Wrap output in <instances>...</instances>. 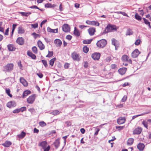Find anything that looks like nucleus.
I'll list each match as a JSON object with an SVG mask.
<instances>
[{"label": "nucleus", "instance_id": "nucleus-1", "mask_svg": "<svg viewBox=\"0 0 151 151\" xmlns=\"http://www.w3.org/2000/svg\"><path fill=\"white\" fill-rule=\"evenodd\" d=\"M107 44V41L106 40L102 39L98 41L96 43V45L98 47L103 48Z\"/></svg>", "mask_w": 151, "mask_h": 151}, {"label": "nucleus", "instance_id": "nucleus-2", "mask_svg": "<svg viewBox=\"0 0 151 151\" xmlns=\"http://www.w3.org/2000/svg\"><path fill=\"white\" fill-rule=\"evenodd\" d=\"M13 63H8L4 66V70L6 72H10L13 69Z\"/></svg>", "mask_w": 151, "mask_h": 151}, {"label": "nucleus", "instance_id": "nucleus-3", "mask_svg": "<svg viewBox=\"0 0 151 151\" xmlns=\"http://www.w3.org/2000/svg\"><path fill=\"white\" fill-rule=\"evenodd\" d=\"M115 26L114 25H108L106 28L103 34H106L107 33L112 32L113 30H115Z\"/></svg>", "mask_w": 151, "mask_h": 151}, {"label": "nucleus", "instance_id": "nucleus-4", "mask_svg": "<svg viewBox=\"0 0 151 151\" xmlns=\"http://www.w3.org/2000/svg\"><path fill=\"white\" fill-rule=\"evenodd\" d=\"M36 97V96L35 94H33L30 96L27 99V102L30 104H33Z\"/></svg>", "mask_w": 151, "mask_h": 151}, {"label": "nucleus", "instance_id": "nucleus-5", "mask_svg": "<svg viewBox=\"0 0 151 151\" xmlns=\"http://www.w3.org/2000/svg\"><path fill=\"white\" fill-rule=\"evenodd\" d=\"M63 31L65 32H68L70 31V27L68 24H64L62 27Z\"/></svg>", "mask_w": 151, "mask_h": 151}, {"label": "nucleus", "instance_id": "nucleus-6", "mask_svg": "<svg viewBox=\"0 0 151 151\" xmlns=\"http://www.w3.org/2000/svg\"><path fill=\"white\" fill-rule=\"evenodd\" d=\"M140 53V52L137 49H136L132 53V57L133 58H137Z\"/></svg>", "mask_w": 151, "mask_h": 151}, {"label": "nucleus", "instance_id": "nucleus-7", "mask_svg": "<svg viewBox=\"0 0 151 151\" xmlns=\"http://www.w3.org/2000/svg\"><path fill=\"white\" fill-rule=\"evenodd\" d=\"M72 57L73 59L75 60L78 61L80 60L79 56L78 54L76 52H74L72 54Z\"/></svg>", "mask_w": 151, "mask_h": 151}, {"label": "nucleus", "instance_id": "nucleus-8", "mask_svg": "<svg viewBox=\"0 0 151 151\" xmlns=\"http://www.w3.org/2000/svg\"><path fill=\"white\" fill-rule=\"evenodd\" d=\"M100 56V54L99 53H95L91 55L92 58L94 60H98Z\"/></svg>", "mask_w": 151, "mask_h": 151}, {"label": "nucleus", "instance_id": "nucleus-9", "mask_svg": "<svg viewBox=\"0 0 151 151\" xmlns=\"http://www.w3.org/2000/svg\"><path fill=\"white\" fill-rule=\"evenodd\" d=\"M125 121V118L124 117H121L117 120V122L119 124H121L124 123Z\"/></svg>", "mask_w": 151, "mask_h": 151}, {"label": "nucleus", "instance_id": "nucleus-10", "mask_svg": "<svg viewBox=\"0 0 151 151\" xmlns=\"http://www.w3.org/2000/svg\"><path fill=\"white\" fill-rule=\"evenodd\" d=\"M17 43L20 45H22L24 43V40L22 37H18L16 40Z\"/></svg>", "mask_w": 151, "mask_h": 151}, {"label": "nucleus", "instance_id": "nucleus-11", "mask_svg": "<svg viewBox=\"0 0 151 151\" xmlns=\"http://www.w3.org/2000/svg\"><path fill=\"white\" fill-rule=\"evenodd\" d=\"M142 131V129L140 127H138L135 128L133 132L134 134H139Z\"/></svg>", "mask_w": 151, "mask_h": 151}, {"label": "nucleus", "instance_id": "nucleus-12", "mask_svg": "<svg viewBox=\"0 0 151 151\" xmlns=\"http://www.w3.org/2000/svg\"><path fill=\"white\" fill-rule=\"evenodd\" d=\"M54 43L57 47L61 46L62 44V42L59 39H56L54 41Z\"/></svg>", "mask_w": 151, "mask_h": 151}, {"label": "nucleus", "instance_id": "nucleus-13", "mask_svg": "<svg viewBox=\"0 0 151 151\" xmlns=\"http://www.w3.org/2000/svg\"><path fill=\"white\" fill-rule=\"evenodd\" d=\"M16 106V104L14 101H10L8 102L6 104L7 106L9 108L15 107Z\"/></svg>", "mask_w": 151, "mask_h": 151}, {"label": "nucleus", "instance_id": "nucleus-14", "mask_svg": "<svg viewBox=\"0 0 151 151\" xmlns=\"http://www.w3.org/2000/svg\"><path fill=\"white\" fill-rule=\"evenodd\" d=\"M127 68H122L119 69L118 70V72L121 75L124 74L126 72Z\"/></svg>", "mask_w": 151, "mask_h": 151}, {"label": "nucleus", "instance_id": "nucleus-15", "mask_svg": "<svg viewBox=\"0 0 151 151\" xmlns=\"http://www.w3.org/2000/svg\"><path fill=\"white\" fill-rule=\"evenodd\" d=\"M20 81L23 85L24 86H27L28 85V83L27 81L22 77L20 78Z\"/></svg>", "mask_w": 151, "mask_h": 151}, {"label": "nucleus", "instance_id": "nucleus-16", "mask_svg": "<svg viewBox=\"0 0 151 151\" xmlns=\"http://www.w3.org/2000/svg\"><path fill=\"white\" fill-rule=\"evenodd\" d=\"M37 45L38 47L40 50H42L44 49V45L40 41H38L37 42Z\"/></svg>", "mask_w": 151, "mask_h": 151}, {"label": "nucleus", "instance_id": "nucleus-17", "mask_svg": "<svg viewBox=\"0 0 151 151\" xmlns=\"http://www.w3.org/2000/svg\"><path fill=\"white\" fill-rule=\"evenodd\" d=\"M88 31L89 35L92 36L94 34V33L96 31L95 29L94 28H90L88 30Z\"/></svg>", "mask_w": 151, "mask_h": 151}, {"label": "nucleus", "instance_id": "nucleus-18", "mask_svg": "<svg viewBox=\"0 0 151 151\" xmlns=\"http://www.w3.org/2000/svg\"><path fill=\"white\" fill-rule=\"evenodd\" d=\"M47 30L48 32L50 33H57L58 32V29H52L49 27H48L47 28Z\"/></svg>", "mask_w": 151, "mask_h": 151}, {"label": "nucleus", "instance_id": "nucleus-19", "mask_svg": "<svg viewBox=\"0 0 151 151\" xmlns=\"http://www.w3.org/2000/svg\"><path fill=\"white\" fill-rule=\"evenodd\" d=\"M7 47L8 50L9 51H12L15 50V48L14 47L13 45L10 44L7 45Z\"/></svg>", "mask_w": 151, "mask_h": 151}, {"label": "nucleus", "instance_id": "nucleus-20", "mask_svg": "<svg viewBox=\"0 0 151 151\" xmlns=\"http://www.w3.org/2000/svg\"><path fill=\"white\" fill-rule=\"evenodd\" d=\"M145 147V145L143 144L139 143L137 146V147L140 151H142L143 150Z\"/></svg>", "mask_w": 151, "mask_h": 151}, {"label": "nucleus", "instance_id": "nucleus-21", "mask_svg": "<svg viewBox=\"0 0 151 151\" xmlns=\"http://www.w3.org/2000/svg\"><path fill=\"white\" fill-rule=\"evenodd\" d=\"M25 32L24 29L21 26H20L18 28V34H23Z\"/></svg>", "mask_w": 151, "mask_h": 151}, {"label": "nucleus", "instance_id": "nucleus-22", "mask_svg": "<svg viewBox=\"0 0 151 151\" xmlns=\"http://www.w3.org/2000/svg\"><path fill=\"white\" fill-rule=\"evenodd\" d=\"M11 145V142L9 141H6L4 143L2 144L3 146L6 147H9Z\"/></svg>", "mask_w": 151, "mask_h": 151}, {"label": "nucleus", "instance_id": "nucleus-23", "mask_svg": "<svg viewBox=\"0 0 151 151\" xmlns=\"http://www.w3.org/2000/svg\"><path fill=\"white\" fill-rule=\"evenodd\" d=\"M47 145V143L46 141H42L39 144V145L41 146L43 148H45Z\"/></svg>", "mask_w": 151, "mask_h": 151}, {"label": "nucleus", "instance_id": "nucleus-24", "mask_svg": "<svg viewBox=\"0 0 151 151\" xmlns=\"http://www.w3.org/2000/svg\"><path fill=\"white\" fill-rule=\"evenodd\" d=\"M60 142L59 141V139H56L54 143V144L55 147L57 148L59 146Z\"/></svg>", "mask_w": 151, "mask_h": 151}, {"label": "nucleus", "instance_id": "nucleus-25", "mask_svg": "<svg viewBox=\"0 0 151 151\" xmlns=\"http://www.w3.org/2000/svg\"><path fill=\"white\" fill-rule=\"evenodd\" d=\"M27 55L31 57L32 59H35L36 58V56L35 55L33 54L31 52L29 51L27 52Z\"/></svg>", "mask_w": 151, "mask_h": 151}, {"label": "nucleus", "instance_id": "nucleus-26", "mask_svg": "<svg viewBox=\"0 0 151 151\" xmlns=\"http://www.w3.org/2000/svg\"><path fill=\"white\" fill-rule=\"evenodd\" d=\"M30 93L31 91H30L29 90H26L24 91L23 93V97L24 98Z\"/></svg>", "mask_w": 151, "mask_h": 151}, {"label": "nucleus", "instance_id": "nucleus-27", "mask_svg": "<svg viewBox=\"0 0 151 151\" xmlns=\"http://www.w3.org/2000/svg\"><path fill=\"white\" fill-rule=\"evenodd\" d=\"M25 135L26 133L22 131L20 134L18 135L17 136L19 138L22 139L25 136Z\"/></svg>", "mask_w": 151, "mask_h": 151}, {"label": "nucleus", "instance_id": "nucleus-28", "mask_svg": "<svg viewBox=\"0 0 151 151\" xmlns=\"http://www.w3.org/2000/svg\"><path fill=\"white\" fill-rule=\"evenodd\" d=\"M134 139L132 138H129L127 141V144L129 145H131L134 142Z\"/></svg>", "mask_w": 151, "mask_h": 151}, {"label": "nucleus", "instance_id": "nucleus-29", "mask_svg": "<svg viewBox=\"0 0 151 151\" xmlns=\"http://www.w3.org/2000/svg\"><path fill=\"white\" fill-rule=\"evenodd\" d=\"M74 34L77 37L79 36L80 35V33L79 31L76 29V27L75 28Z\"/></svg>", "mask_w": 151, "mask_h": 151}, {"label": "nucleus", "instance_id": "nucleus-30", "mask_svg": "<svg viewBox=\"0 0 151 151\" xmlns=\"http://www.w3.org/2000/svg\"><path fill=\"white\" fill-rule=\"evenodd\" d=\"M60 111L58 110H55L52 111L50 114L53 115L55 116L59 114Z\"/></svg>", "mask_w": 151, "mask_h": 151}, {"label": "nucleus", "instance_id": "nucleus-31", "mask_svg": "<svg viewBox=\"0 0 151 151\" xmlns=\"http://www.w3.org/2000/svg\"><path fill=\"white\" fill-rule=\"evenodd\" d=\"M143 19L145 23L149 27L151 28V27L150 25V22H149L147 19H146L145 18H143Z\"/></svg>", "mask_w": 151, "mask_h": 151}, {"label": "nucleus", "instance_id": "nucleus-32", "mask_svg": "<svg viewBox=\"0 0 151 151\" xmlns=\"http://www.w3.org/2000/svg\"><path fill=\"white\" fill-rule=\"evenodd\" d=\"M6 92V94L9 96L10 97L12 98V94L10 93V91L9 88H6L5 89Z\"/></svg>", "mask_w": 151, "mask_h": 151}, {"label": "nucleus", "instance_id": "nucleus-33", "mask_svg": "<svg viewBox=\"0 0 151 151\" xmlns=\"http://www.w3.org/2000/svg\"><path fill=\"white\" fill-rule=\"evenodd\" d=\"M19 13L21 14L22 16L25 17H27L29 15L31 14V12H20Z\"/></svg>", "mask_w": 151, "mask_h": 151}, {"label": "nucleus", "instance_id": "nucleus-34", "mask_svg": "<svg viewBox=\"0 0 151 151\" xmlns=\"http://www.w3.org/2000/svg\"><path fill=\"white\" fill-rule=\"evenodd\" d=\"M56 60V58H54L52 59H51L50 61V64L52 66H53V64L54 63L55 61Z\"/></svg>", "mask_w": 151, "mask_h": 151}, {"label": "nucleus", "instance_id": "nucleus-35", "mask_svg": "<svg viewBox=\"0 0 151 151\" xmlns=\"http://www.w3.org/2000/svg\"><path fill=\"white\" fill-rule=\"evenodd\" d=\"M133 32L132 30L131 29H128L127 30V31L126 33V35H130L133 34Z\"/></svg>", "mask_w": 151, "mask_h": 151}, {"label": "nucleus", "instance_id": "nucleus-36", "mask_svg": "<svg viewBox=\"0 0 151 151\" xmlns=\"http://www.w3.org/2000/svg\"><path fill=\"white\" fill-rule=\"evenodd\" d=\"M128 58L129 57L126 55H124L122 57V59L124 61H127Z\"/></svg>", "mask_w": 151, "mask_h": 151}, {"label": "nucleus", "instance_id": "nucleus-37", "mask_svg": "<svg viewBox=\"0 0 151 151\" xmlns=\"http://www.w3.org/2000/svg\"><path fill=\"white\" fill-rule=\"evenodd\" d=\"M135 17L136 19L139 21L141 20L142 19L141 17L137 13H136L135 15Z\"/></svg>", "mask_w": 151, "mask_h": 151}, {"label": "nucleus", "instance_id": "nucleus-38", "mask_svg": "<svg viewBox=\"0 0 151 151\" xmlns=\"http://www.w3.org/2000/svg\"><path fill=\"white\" fill-rule=\"evenodd\" d=\"M142 124L147 129H148V123L146 121H144L142 122Z\"/></svg>", "mask_w": 151, "mask_h": 151}, {"label": "nucleus", "instance_id": "nucleus-39", "mask_svg": "<svg viewBox=\"0 0 151 151\" xmlns=\"http://www.w3.org/2000/svg\"><path fill=\"white\" fill-rule=\"evenodd\" d=\"M92 41L91 40H84L83 41V43L84 44H89L91 43Z\"/></svg>", "mask_w": 151, "mask_h": 151}, {"label": "nucleus", "instance_id": "nucleus-40", "mask_svg": "<svg viewBox=\"0 0 151 151\" xmlns=\"http://www.w3.org/2000/svg\"><path fill=\"white\" fill-rule=\"evenodd\" d=\"M83 51L85 53H87L89 50V48L86 46H84L83 48Z\"/></svg>", "mask_w": 151, "mask_h": 151}, {"label": "nucleus", "instance_id": "nucleus-41", "mask_svg": "<svg viewBox=\"0 0 151 151\" xmlns=\"http://www.w3.org/2000/svg\"><path fill=\"white\" fill-rule=\"evenodd\" d=\"M39 124L40 126L42 127H43L46 125V123L44 122H40L39 123Z\"/></svg>", "mask_w": 151, "mask_h": 151}, {"label": "nucleus", "instance_id": "nucleus-42", "mask_svg": "<svg viewBox=\"0 0 151 151\" xmlns=\"http://www.w3.org/2000/svg\"><path fill=\"white\" fill-rule=\"evenodd\" d=\"M53 55V52L52 51H48V54L46 56V57H47L50 58Z\"/></svg>", "mask_w": 151, "mask_h": 151}, {"label": "nucleus", "instance_id": "nucleus-43", "mask_svg": "<svg viewBox=\"0 0 151 151\" xmlns=\"http://www.w3.org/2000/svg\"><path fill=\"white\" fill-rule=\"evenodd\" d=\"M32 51L35 53H37V48L35 46L33 47L32 48Z\"/></svg>", "mask_w": 151, "mask_h": 151}, {"label": "nucleus", "instance_id": "nucleus-44", "mask_svg": "<svg viewBox=\"0 0 151 151\" xmlns=\"http://www.w3.org/2000/svg\"><path fill=\"white\" fill-rule=\"evenodd\" d=\"M111 42L112 44L113 45H114L115 47V48H116V43L117 42V41L116 40L114 39L113 38L111 40Z\"/></svg>", "mask_w": 151, "mask_h": 151}, {"label": "nucleus", "instance_id": "nucleus-45", "mask_svg": "<svg viewBox=\"0 0 151 151\" xmlns=\"http://www.w3.org/2000/svg\"><path fill=\"white\" fill-rule=\"evenodd\" d=\"M147 114L146 113H143V114H140L134 116H133L132 117V119H134L135 118H136V117H137L138 116H141L143 115H144V114Z\"/></svg>", "mask_w": 151, "mask_h": 151}, {"label": "nucleus", "instance_id": "nucleus-46", "mask_svg": "<svg viewBox=\"0 0 151 151\" xmlns=\"http://www.w3.org/2000/svg\"><path fill=\"white\" fill-rule=\"evenodd\" d=\"M41 61L45 67H47V62L46 60H42Z\"/></svg>", "mask_w": 151, "mask_h": 151}, {"label": "nucleus", "instance_id": "nucleus-47", "mask_svg": "<svg viewBox=\"0 0 151 151\" xmlns=\"http://www.w3.org/2000/svg\"><path fill=\"white\" fill-rule=\"evenodd\" d=\"M2 24V23L1 22H0V31L4 32V28L1 27Z\"/></svg>", "mask_w": 151, "mask_h": 151}, {"label": "nucleus", "instance_id": "nucleus-48", "mask_svg": "<svg viewBox=\"0 0 151 151\" xmlns=\"http://www.w3.org/2000/svg\"><path fill=\"white\" fill-rule=\"evenodd\" d=\"M141 42V41L140 40H137L135 42V44L136 45H138L140 44Z\"/></svg>", "mask_w": 151, "mask_h": 151}, {"label": "nucleus", "instance_id": "nucleus-49", "mask_svg": "<svg viewBox=\"0 0 151 151\" xmlns=\"http://www.w3.org/2000/svg\"><path fill=\"white\" fill-rule=\"evenodd\" d=\"M31 26L32 27L34 28H36L38 26V24L37 23H35L34 24H31Z\"/></svg>", "mask_w": 151, "mask_h": 151}, {"label": "nucleus", "instance_id": "nucleus-50", "mask_svg": "<svg viewBox=\"0 0 151 151\" xmlns=\"http://www.w3.org/2000/svg\"><path fill=\"white\" fill-rule=\"evenodd\" d=\"M127 97L126 96H124L121 100L122 102H125L127 99Z\"/></svg>", "mask_w": 151, "mask_h": 151}, {"label": "nucleus", "instance_id": "nucleus-51", "mask_svg": "<svg viewBox=\"0 0 151 151\" xmlns=\"http://www.w3.org/2000/svg\"><path fill=\"white\" fill-rule=\"evenodd\" d=\"M20 110L19 109H16L14 110L13 111V112L14 113H19V112H20Z\"/></svg>", "mask_w": 151, "mask_h": 151}, {"label": "nucleus", "instance_id": "nucleus-52", "mask_svg": "<svg viewBox=\"0 0 151 151\" xmlns=\"http://www.w3.org/2000/svg\"><path fill=\"white\" fill-rule=\"evenodd\" d=\"M45 6L47 8L51 7H52V4L50 3L47 4H45Z\"/></svg>", "mask_w": 151, "mask_h": 151}, {"label": "nucleus", "instance_id": "nucleus-53", "mask_svg": "<svg viewBox=\"0 0 151 151\" xmlns=\"http://www.w3.org/2000/svg\"><path fill=\"white\" fill-rule=\"evenodd\" d=\"M20 110V111L23 112L26 110V107H23L19 109Z\"/></svg>", "mask_w": 151, "mask_h": 151}, {"label": "nucleus", "instance_id": "nucleus-54", "mask_svg": "<svg viewBox=\"0 0 151 151\" xmlns=\"http://www.w3.org/2000/svg\"><path fill=\"white\" fill-rule=\"evenodd\" d=\"M72 37L70 35H67L66 37V38L69 40H70L71 39Z\"/></svg>", "mask_w": 151, "mask_h": 151}, {"label": "nucleus", "instance_id": "nucleus-55", "mask_svg": "<svg viewBox=\"0 0 151 151\" xmlns=\"http://www.w3.org/2000/svg\"><path fill=\"white\" fill-rule=\"evenodd\" d=\"M37 75L40 78H42L43 77V74L40 73H37Z\"/></svg>", "mask_w": 151, "mask_h": 151}, {"label": "nucleus", "instance_id": "nucleus-56", "mask_svg": "<svg viewBox=\"0 0 151 151\" xmlns=\"http://www.w3.org/2000/svg\"><path fill=\"white\" fill-rule=\"evenodd\" d=\"M124 127V126H116V128L119 129V130H120L123 129Z\"/></svg>", "mask_w": 151, "mask_h": 151}, {"label": "nucleus", "instance_id": "nucleus-57", "mask_svg": "<svg viewBox=\"0 0 151 151\" xmlns=\"http://www.w3.org/2000/svg\"><path fill=\"white\" fill-rule=\"evenodd\" d=\"M50 146H48L46 148V147H45V148H43L44 149V151H49L50 150Z\"/></svg>", "mask_w": 151, "mask_h": 151}, {"label": "nucleus", "instance_id": "nucleus-58", "mask_svg": "<svg viewBox=\"0 0 151 151\" xmlns=\"http://www.w3.org/2000/svg\"><path fill=\"white\" fill-rule=\"evenodd\" d=\"M29 8L31 9H39V8L35 5L31 6Z\"/></svg>", "mask_w": 151, "mask_h": 151}, {"label": "nucleus", "instance_id": "nucleus-59", "mask_svg": "<svg viewBox=\"0 0 151 151\" xmlns=\"http://www.w3.org/2000/svg\"><path fill=\"white\" fill-rule=\"evenodd\" d=\"M65 124L67 126H69L71 125V123L69 121H66L65 122Z\"/></svg>", "mask_w": 151, "mask_h": 151}, {"label": "nucleus", "instance_id": "nucleus-60", "mask_svg": "<svg viewBox=\"0 0 151 151\" xmlns=\"http://www.w3.org/2000/svg\"><path fill=\"white\" fill-rule=\"evenodd\" d=\"M29 111H30L32 113H34L35 111V109H34L32 108L29 109Z\"/></svg>", "mask_w": 151, "mask_h": 151}, {"label": "nucleus", "instance_id": "nucleus-61", "mask_svg": "<svg viewBox=\"0 0 151 151\" xmlns=\"http://www.w3.org/2000/svg\"><path fill=\"white\" fill-rule=\"evenodd\" d=\"M9 31V28H8L6 30L5 33L4 35H8V32Z\"/></svg>", "mask_w": 151, "mask_h": 151}, {"label": "nucleus", "instance_id": "nucleus-62", "mask_svg": "<svg viewBox=\"0 0 151 151\" xmlns=\"http://www.w3.org/2000/svg\"><path fill=\"white\" fill-rule=\"evenodd\" d=\"M59 10L60 12L62 11L63 10L62 5L61 4H60L59 6Z\"/></svg>", "mask_w": 151, "mask_h": 151}, {"label": "nucleus", "instance_id": "nucleus-63", "mask_svg": "<svg viewBox=\"0 0 151 151\" xmlns=\"http://www.w3.org/2000/svg\"><path fill=\"white\" fill-rule=\"evenodd\" d=\"M39 132V130L37 129L36 128H35L34 129V132L35 133H38Z\"/></svg>", "mask_w": 151, "mask_h": 151}, {"label": "nucleus", "instance_id": "nucleus-64", "mask_svg": "<svg viewBox=\"0 0 151 151\" xmlns=\"http://www.w3.org/2000/svg\"><path fill=\"white\" fill-rule=\"evenodd\" d=\"M69 66V64L67 63H65L64 65V67L65 68H67Z\"/></svg>", "mask_w": 151, "mask_h": 151}]
</instances>
